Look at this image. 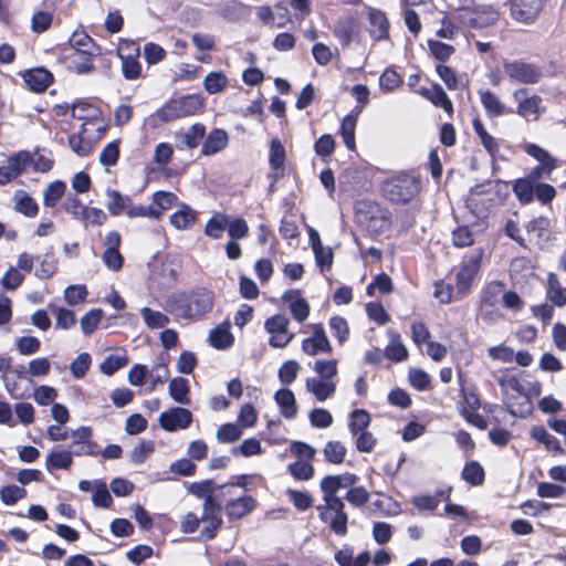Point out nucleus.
Wrapping results in <instances>:
<instances>
[{
  "instance_id": "obj_24",
  "label": "nucleus",
  "mask_w": 566,
  "mask_h": 566,
  "mask_svg": "<svg viewBox=\"0 0 566 566\" xmlns=\"http://www.w3.org/2000/svg\"><path fill=\"white\" fill-rule=\"evenodd\" d=\"M305 387L316 397L318 401H325L336 390V385L333 380L317 378H307Z\"/></svg>"
},
{
  "instance_id": "obj_1",
  "label": "nucleus",
  "mask_w": 566,
  "mask_h": 566,
  "mask_svg": "<svg viewBox=\"0 0 566 566\" xmlns=\"http://www.w3.org/2000/svg\"><path fill=\"white\" fill-rule=\"evenodd\" d=\"M213 305V294L207 289H196L190 292L171 295L166 301V310L181 318H195L210 311Z\"/></svg>"
},
{
  "instance_id": "obj_48",
  "label": "nucleus",
  "mask_w": 566,
  "mask_h": 566,
  "mask_svg": "<svg viewBox=\"0 0 566 566\" xmlns=\"http://www.w3.org/2000/svg\"><path fill=\"white\" fill-rule=\"evenodd\" d=\"M269 163L273 170H283L284 168L285 149L279 138L271 140Z\"/></svg>"
},
{
  "instance_id": "obj_49",
  "label": "nucleus",
  "mask_w": 566,
  "mask_h": 566,
  "mask_svg": "<svg viewBox=\"0 0 566 566\" xmlns=\"http://www.w3.org/2000/svg\"><path fill=\"white\" fill-rule=\"evenodd\" d=\"M228 84V78L222 72H211L206 75L203 81L205 90L209 94L222 92Z\"/></svg>"
},
{
  "instance_id": "obj_17",
  "label": "nucleus",
  "mask_w": 566,
  "mask_h": 566,
  "mask_svg": "<svg viewBox=\"0 0 566 566\" xmlns=\"http://www.w3.org/2000/svg\"><path fill=\"white\" fill-rule=\"evenodd\" d=\"M368 31L374 41L389 39V21L382 11L370 9L368 12Z\"/></svg>"
},
{
  "instance_id": "obj_50",
  "label": "nucleus",
  "mask_w": 566,
  "mask_h": 566,
  "mask_svg": "<svg viewBox=\"0 0 566 566\" xmlns=\"http://www.w3.org/2000/svg\"><path fill=\"white\" fill-rule=\"evenodd\" d=\"M462 479L471 485H480L484 481V470L479 462L471 461L465 464Z\"/></svg>"
},
{
  "instance_id": "obj_40",
  "label": "nucleus",
  "mask_w": 566,
  "mask_h": 566,
  "mask_svg": "<svg viewBox=\"0 0 566 566\" xmlns=\"http://www.w3.org/2000/svg\"><path fill=\"white\" fill-rule=\"evenodd\" d=\"M323 499H324L325 505L317 506V510L319 511V518L323 522H328L329 515L332 513H334V514L346 513L344 511V507H345L344 502L337 495L323 497Z\"/></svg>"
},
{
  "instance_id": "obj_59",
  "label": "nucleus",
  "mask_w": 566,
  "mask_h": 566,
  "mask_svg": "<svg viewBox=\"0 0 566 566\" xmlns=\"http://www.w3.org/2000/svg\"><path fill=\"white\" fill-rule=\"evenodd\" d=\"M85 127L82 125L80 134H72L69 137V145L72 150L81 157L87 156L92 151V144L82 137Z\"/></svg>"
},
{
  "instance_id": "obj_53",
  "label": "nucleus",
  "mask_w": 566,
  "mask_h": 566,
  "mask_svg": "<svg viewBox=\"0 0 566 566\" xmlns=\"http://www.w3.org/2000/svg\"><path fill=\"white\" fill-rule=\"evenodd\" d=\"M429 101L433 105L443 108L449 114L453 112L452 102L450 101L447 93L439 84H433L431 86V94L429 96Z\"/></svg>"
},
{
  "instance_id": "obj_22",
  "label": "nucleus",
  "mask_w": 566,
  "mask_h": 566,
  "mask_svg": "<svg viewBox=\"0 0 566 566\" xmlns=\"http://www.w3.org/2000/svg\"><path fill=\"white\" fill-rule=\"evenodd\" d=\"M255 501L251 496H239L227 501L226 513L230 518H241L254 509Z\"/></svg>"
},
{
  "instance_id": "obj_36",
  "label": "nucleus",
  "mask_w": 566,
  "mask_h": 566,
  "mask_svg": "<svg viewBox=\"0 0 566 566\" xmlns=\"http://www.w3.org/2000/svg\"><path fill=\"white\" fill-rule=\"evenodd\" d=\"M169 395L178 403L188 405L190 399L188 380L182 377H176L169 382Z\"/></svg>"
},
{
  "instance_id": "obj_35",
  "label": "nucleus",
  "mask_w": 566,
  "mask_h": 566,
  "mask_svg": "<svg viewBox=\"0 0 566 566\" xmlns=\"http://www.w3.org/2000/svg\"><path fill=\"white\" fill-rule=\"evenodd\" d=\"M547 298L559 307L566 304V287H562L555 273L548 274Z\"/></svg>"
},
{
  "instance_id": "obj_7",
  "label": "nucleus",
  "mask_w": 566,
  "mask_h": 566,
  "mask_svg": "<svg viewBox=\"0 0 566 566\" xmlns=\"http://www.w3.org/2000/svg\"><path fill=\"white\" fill-rule=\"evenodd\" d=\"M483 256V251L478 250L467 260L462 262V265L457 273V293L462 297L464 296L472 284L474 276L478 274Z\"/></svg>"
},
{
  "instance_id": "obj_19",
  "label": "nucleus",
  "mask_w": 566,
  "mask_h": 566,
  "mask_svg": "<svg viewBox=\"0 0 566 566\" xmlns=\"http://www.w3.org/2000/svg\"><path fill=\"white\" fill-rule=\"evenodd\" d=\"M23 80L33 92H43L53 81V75L43 67L29 70L23 74Z\"/></svg>"
},
{
  "instance_id": "obj_51",
  "label": "nucleus",
  "mask_w": 566,
  "mask_h": 566,
  "mask_svg": "<svg viewBox=\"0 0 566 566\" xmlns=\"http://www.w3.org/2000/svg\"><path fill=\"white\" fill-rule=\"evenodd\" d=\"M128 364L126 355H108L99 366L104 375L111 376Z\"/></svg>"
},
{
  "instance_id": "obj_46",
  "label": "nucleus",
  "mask_w": 566,
  "mask_h": 566,
  "mask_svg": "<svg viewBox=\"0 0 566 566\" xmlns=\"http://www.w3.org/2000/svg\"><path fill=\"white\" fill-rule=\"evenodd\" d=\"M140 314L144 318L145 324L149 328H163L167 326L170 322L169 317L159 312V311H153L149 307H143L140 310Z\"/></svg>"
},
{
  "instance_id": "obj_44",
  "label": "nucleus",
  "mask_w": 566,
  "mask_h": 566,
  "mask_svg": "<svg viewBox=\"0 0 566 566\" xmlns=\"http://www.w3.org/2000/svg\"><path fill=\"white\" fill-rule=\"evenodd\" d=\"M324 458L333 464H340L346 455V447L340 441H328L323 450Z\"/></svg>"
},
{
  "instance_id": "obj_23",
  "label": "nucleus",
  "mask_w": 566,
  "mask_h": 566,
  "mask_svg": "<svg viewBox=\"0 0 566 566\" xmlns=\"http://www.w3.org/2000/svg\"><path fill=\"white\" fill-rule=\"evenodd\" d=\"M480 99L489 117H499L513 111L505 107L500 98L491 91H481Z\"/></svg>"
},
{
  "instance_id": "obj_12",
  "label": "nucleus",
  "mask_w": 566,
  "mask_h": 566,
  "mask_svg": "<svg viewBox=\"0 0 566 566\" xmlns=\"http://www.w3.org/2000/svg\"><path fill=\"white\" fill-rule=\"evenodd\" d=\"M499 18L497 11L490 6H482L461 14L462 22L470 28L482 29L493 24Z\"/></svg>"
},
{
  "instance_id": "obj_26",
  "label": "nucleus",
  "mask_w": 566,
  "mask_h": 566,
  "mask_svg": "<svg viewBox=\"0 0 566 566\" xmlns=\"http://www.w3.org/2000/svg\"><path fill=\"white\" fill-rule=\"evenodd\" d=\"M216 491L217 484L212 480L195 482L189 486V492L197 497L203 499L205 503H208L209 500L211 503L221 501L223 494H214Z\"/></svg>"
},
{
  "instance_id": "obj_58",
  "label": "nucleus",
  "mask_w": 566,
  "mask_h": 566,
  "mask_svg": "<svg viewBox=\"0 0 566 566\" xmlns=\"http://www.w3.org/2000/svg\"><path fill=\"white\" fill-rule=\"evenodd\" d=\"M27 491L18 485H6L0 490V499L6 505H13L24 499Z\"/></svg>"
},
{
  "instance_id": "obj_9",
  "label": "nucleus",
  "mask_w": 566,
  "mask_h": 566,
  "mask_svg": "<svg viewBox=\"0 0 566 566\" xmlns=\"http://www.w3.org/2000/svg\"><path fill=\"white\" fill-rule=\"evenodd\" d=\"M32 161L29 151H20L8 158L7 163L0 167V185H6L20 176Z\"/></svg>"
},
{
  "instance_id": "obj_14",
  "label": "nucleus",
  "mask_w": 566,
  "mask_h": 566,
  "mask_svg": "<svg viewBox=\"0 0 566 566\" xmlns=\"http://www.w3.org/2000/svg\"><path fill=\"white\" fill-rule=\"evenodd\" d=\"M526 94L525 88H518L513 93V98L518 102L516 113L524 118L530 116L537 118L541 113L542 98L537 95L526 97Z\"/></svg>"
},
{
  "instance_id": "obj_64",
  "label": "nucleus",
  "mask_w": 566,
  "mask_h": 566,
  "mask_svg": "<svg viewBox=\"0 0 566 566\" xmlns=\"http://www.w3.org/2000/svg\"><path fill=\"white\" fill-rule=\"evenodd\" d=\"M300 364L296 360L285 361L279 369V379L283 385L292 384L298 374Z\"/></svg>"
},
{
  "instance_id": "obj_28",
  "label": "nucleus",
  "mask_w": 566,
  "mask_h": 566,
  "mask_svg": "<svg viewBox=\"0 0 566 566\" xmlns=\"http://www.w3.org/2000/svg\"><path fill=\"white\" fill-rule=\"evenodd\" d=\"M228 224L229 216L221 212H216L206 223L205 234L214 240L220 239L222 238Z\"/></svg>"
},
{
  "instance_id": "obj_8",
  "label": "nucleus",
  "mask_w": 566,
  "mask_h": 566,
  "mask_svg": "<svg viewBox=\"0 0 566 566\" xmlns=\"http://www.w3.org/2000/svg\"><path fill=\"white\" fill-rule=\"evenodd\" d=\"M545 2L546 0H512V17L521 23H533L544 8Z\"/></svg>"
},
{
  "instance_id": "obj_30",
  "label": "nucleus",
  "mask_w": 566,
  "mask_h": 566,
  "mask_svg": "<svg viewBox=\"0 0 566 566\" xmlns=\"http://www.w3.org/2000/svg\"><path fill=\"white\" fill-rule=\"evenodd\" d=\"M390 343L385 349V356L392 361H402L408 357V350L401 343L399 334L389 331Z\"/></svg>"
},
{
  "instance_id": "obj_11",
  "label": "nucleus",
  "mask_w": 566,
  "mask_h": 566,
  "mask_svg": "<svg viewBox=\"0 0 566 566\" xmlns=\"http://www.w3.org/2000/svg\"><path fill=\"white\" fill-rule=\"evenodd\" d=\"M221 505L220 502L203 503L202 515L200 522L205 523L201 530V535L206 539H213L216 537L218 528L222 525L221 518Z\"/></svg>"
},
{
  "instance_id": "obj_37",
  "label": "nucleus",
  "mask_w": 566,
  "mask_h": 566,
  "mask_svg": "<svg viewBox=\"0 0 566 566\" xmlns=\"http://www.w3.org/2000/svg\"><path fill=\"white\" fill-rule=\"evenodd\" d=\"M524 149L526 154L535 158L539 165H545L547 169L556 168L557 159L554 158L546 149L536 144H527Z\"/></svg>"
},
{
  "instance_id": "obj_57",
  "label": "nucleus",
  "mask_w": 566,
  "mask_h": 566,
  "mask_svg": "<svg viewBox=\"0 0 566 566\" xmlns=\"http://www.w3.org/2000/svg\"><path fill=\"white\" fill-rule=\"evenodd\" d=\"M242 430L235 423L222 424L217 431V440L222 443H231L240 439Z\"/></svg>"
},
{
  "instance_id": "obj_61",
  "label": "nucleus",
  "mask_w": 566,
  "mask_h": 566,
  "mask_svg": "<svg viewBox=\"0 0 566 566\" xmlns=\"http://www.w3.org/2000/svg\"><path fill=\"white\" fill-rule=\"evenodd\" d=\"M119 157V142L108 143L99 154V163L105 167L114 166Z\"/></svg>"
},
{
  "instance_id": "obj_18",
  "label": "nucleus",
  "mask_w": 566,
  "mask_h": 566,
  "mask_svg": "<svg viewBox=\"0 0 566 566\" xmlns=\"http://www.w3.org/2000/svg\"><path fill=\"white\" fill-rule=\"evenodd\" d=\"M356 218L359 223H370L374 228L378 221H384L386 219L380 206L371 201H361L357 203Z\"/></svg>"
},
{
  "instance_id": "obj_56",
  "label": "nucleus",
  "mask_w": 566,
  "mask_h": 566,
  "mask_svg": "<svg viewBox=\"0 0 566 566\" xmlns=\"http://www.w3.org/2000/svg\"><path fill=\"white\" fill-rule=\"evenodd\" d=\"M355 127H356V118L355 117L348 115L342 120L340 134H342L345 146L349 150L355 149Z\"/></svg>"
},
{
  "instance_id": "obj_5",
  "label": "nucleus",
  "mask_w": 566,
  "mask_h": 566,
  "mask_svg": "<svg viewBox=\"0 0 566 566\" xmlns=\"http://www.w3.org/2000/svg\"><path fill=\"white\" fill-rule=\"evenodd\" d=\"M504 73L513 82L521 84H536L543 77L542 69L524 61H511L503 64Z\"/></svg>"
},
{
  "instance_id": "obj_45",
  "label": "nucleus",
  "mask_w": 566,
  "mask_h": 566,
  "mask_svg": "<svg viewBox=\"0 0 566 566\" xmlns=\"http://www.w3.org/2000/svg\"><path fill=\"white\" fill-rule=\"evenodd\" d=\"M104 312L102 308H92L84 314L81 318V329L85 336H90L94 333L97 325L102 321Z\"/></svg>"
},
{
  "instance_id": "obj_63",
  "label": "nucleus",
  "mask_w": 566,
  "mask_h": 566,
  "mask_svg": "<svg viewBox=\"0 0 566 566\" xmlns=\"http://www.w3.org/2000/svg\"><path fill=\"white\" fill-rule=\"evenodd\" d=\"M310 422L315 428H328L333 423V416L331 412L324 408H314L311 410Z\"/></svg>"
},
{
  "instance_id": "obj_47",
  "label": "nucleus",
  "mask_w": 566,
  "mask_h": 566,
  "mask_svg": "<svg viewBox=\"0 0 566 566\" xmlns=\"http://www.w3.org/2000/svg\"><path fill=\"white\" fill-rule=\"evenodd\" d=\"M369 413L366 410L356 409L350 413L348 429L353 436H357L358 433L366 431V428L369 426Z\"/></svg>"
},
{
  "instance_id": "obj_41",
  "label": "nucleus",
  "mask_w": 566,
  "mask_h": 566,
  "mask_svg": "<svg viewBox=\"0 0 566 566\" xmlns=\"http://www.w3.org/2000/svg\"><path fill=\"white\" fill-rule=\"evenodd\" d=\"M513 192L522 203L534 200L535 185L525 178H518L513 185Z\"/></svg>"
},
{
  "instance_id": "obj_4",
  "label": "nucleus",
  "mask_w": 566,
  "mask_h": 566,
  "mask_svg": "<svg viewBox=\"0 0 566 566\" xmlns=\"http://www.w3.org/2000/svg\"><path fill=\"white\" fill-rule=\"evenodd\" d=\"M503 291L504 283L501 281H492L483 289L479 315L484 322L494 323L502 317L497 305Z\"/></svg>"
},
{
  "instance_id": "obj_60",
  "label": "nucleus",
  "mask_w": 566,
  "mask_h": 566,
  "mask_svg": "<svg viewBox=\"0 0 566 566\" xmlns=\"http://www.w3.org/2000/svg\"><path fill=\"white\" fill-rule=\"evenodd\" d=\"M401 84V76L392 69H386L379 77V86L385 92H392Z\"/></svg>"
},
{
  "instance_id": "obj_52",
  "label": "nucleus",
  "mask_w": 566,
  "mask_h": 566,
  "mask_svg": "<svg viewBox=\"0 0 566 566\" xmlns=\"http://www.w3.org/2000/svg\"><path fill=\"white\" fill-rule=\"evenodd\" d=\"M88 291L85 285H69L64 290V300L70 306L84 303L87 297Z\"/></svg>"
},
{
  "instance_id": "obj_29",
  "label": "nucleus",
  "mask_w": 566,
  "mask_h": 566,
  "mask_svg": "<svg viewBox=\"0 0 566 566\" xmlns=\"http://www.w3.org/2000/svg\"><path fill=\"white\" fill-rule=\"evenodd\" d=\"M106 196L109 199L106 208L112 216H118L123 211L126 212L130 207V197L122 195L118 190L107 189Z\"/></svg>"
},
{
  "instance_id": "obj_33",
  "label": "nucleus",
  "mask_w": 566,
  "mask_h": 566,
  "mask_svg": "<svg viewBox=\"0 0 566 566\" xmlns=\"http://www.w3.org/2000/svg\"><path fill=\"white\" fill-rule=\"evenodd\" d=\"M205 126L202 124H195L187 129V132L178 135V142L180 147H186L188 149L196 148L200 140L205 136Z\"/></svg>"
},
{
  "instance_id": "obj_62",
  "label": "nucleus",
  "mask_w": 566,
  "mask_h": 566,
  "mask_svg": "<svg viewBox=\"0 0 566 566\" xmlns=\"http://www.w3.org/2000/svg\"><path fill=\"white\" fill-rule=\"evenodd\" d=\"M15 347L21 355L29 356L39 352L41 342L34 336H22L17 339Z\"/></svg>"
},
{
  "instance_id": "obj_31",
  "label": "nucleus",
  "mask_w": 566,
  "mask_h": 566,
  "mask_svg": "<svg viewBox=\"0 0 566 566\" xmlns=\"http://www.w3.org/2000/svg\"><path fill=\"white\" fill-rule=\"evenodd\" d=\"M472 126L474 133L479 136L481 144L483 145L485 150L491 156H495L500 150V145L497 140L486 132L483 123L479 118H474L472 120Z\"/></svg>"
},
{
  "instance_id": "obj_25",
  "label": "nucleus",
  "mask_w": 566,
  "mask_h": 566,
  "mask_svg": "<svg viewBox=\"0 0 566 566\" xmlns=\"http://www.w3.org/2000/svg\"><path fill=\"white\" fill-rule=\"evenodd\" d=\"M274 399L280 407L281 413L286 419H294L297 415L296 399L292 390L280 389L275 392Z\"/></svg>"
},
{
  "instance_id": "obj_21",
  "label": "nucleus",
  "mask_w": 566,
  "mask_h": 566,
  "mask_svg": "<svg viewBox=\"0 0 566 566\" xmlns=\"http://www.w3.org/2000/svg\"><path fill=\"white\" fill-rule=\"evenodd\" d=\"M134 54L124 55L119 49L118 56L122 60V73L126 80H136L142 75V65L137 60L139 48L133 44Z\"/></svg>"
},
{
  "instance_id": "obj_3",
  "label": "nucleus",
  "mask_w": 566,
  "mask_h": 566,
  "mask_svg": "<svg viewBox=\"0 0 566 566\" xmlns=\"http://www.w3.org/2000/svg\"><path fill=\"white\" fill-rule=\"evenodd\" d=\"M202 106V102L197 95H186L177 99H171L157 111V116L163 122H171L177 118L193 115Z\"/></svg>"
},
{
  "instance_id": "obj_39",
  "label": "nucleus",
  "mask_w": 566,
  "mask_h": 566,
  "mask_svg": "<svg viewBox=\"0 0 566 566\" xmlns=\"http://www.w3.org/2000/svg\"><path fill=\"white\" fill-rule=\"evenodd\" d=\"M531 436L533 439L538 442L545 444L546 449L549 451L563 452V449L559 444V441L547 432V430L542 426H535L531 430Z\"/></svg>"
},
{
  "instance_id": "obj_43",
  "label": "nucleus",
  "mask_w": 566,
  "mask_h": 566,
  "mask_svg": "<svg viewBox=\"0 0 566 566\" xmlns=\"http://www.w3.org/2000/svg\"><path fill=\"white\" fill-rule=\"evenodd\" d=\"M195 220L196 212L186 205H182L181 208L170 217V223L178 230L188 228Z\"/></svg>"
},
{
  "instance_id": "obj_42",
  "label": "nucleus",
  "mask_w": 566,
  "mask_h": 566,
  "mask_svg": "<svg viewBox=\"0 0 566 566\" xmlns=\"http://www.w3.org/2000/svg\"><path fill=\"white\" fill-rule=\"evenodd\" d=\"M66 185L63 181L51 182L43 192V203L45 207H54L64 196Z\"/></svg>"
},
{
  "instance_id": "obj_15",
  "label": "nucleus",
  "mask_w": 566,
  "mask_h": 566,
  "mask_svg": "<svg viewBox=\"0 0 566 566\" xmlns=\"http://www.w3.org/2000/svg\"><path fill=\"white\" fill-rule=\"evenodd\" d=\"M282 300L289 304L290 311L294 319L302 323L310 314V304L302 297L300 290H287L284 292Z\"/></svg>"
},
{
  "instance_id": "obj_10",
  "label": "nucleus",
  "mask_w": 566,
  "mask_h": 566,
  "mask_svg": "<svg viewBox=\"0 0 566 566\" xmlns=\"http://www.w3.org/2000/svg\"><path fill=\"white\" fill-rule=\"evenodd\" d=\"M192 422L190 410L181 407H174L159 416V423L166 431H176L177 429H187Z\"/></svg>"
},
{
  "instance_id": "obj_13",
  "label": "nucleus",
  "mask_w": 566,
  "mask_h": 566,
  "mask_svg": "<svg viewBox=\"0 0 566 566\" xmlns=\"http://www.w3.org/2000/svg\"><path fill=\"white\" fill-rule=\"evenodd\" d=\"M333 33L342 46L347 48L353 39L360 33L359 21L353 15L340 17L334 24Z\"/></svg>"
},
{
  "instance_id": "obj_2",
  "label": "nucleus",
  "mask_w": 566,
  "mask_h": 566,
  "mask_svg": "<svg viewBox=\"0 0 566 566\" xmlns=\"http://www.w3.org/2000/svg\"><path fill=\"white\" fill-rule=\"evenodd\" d=\"M422 188L419 175L400 171L381 184L384 197L396 205H407L415 200Z\"/></svg>"
},
{
  "instance_id": "obj_20",
  "label": "nucleus",
  "mask_w": 566,
  "mask_h": 566,
  "mask_svg": "<svg viewBox=\"0 0 566 566\" xmlns=\"http://www.w3.org/2000/svg\"><path fill=\"white\" fill-rule=\"evenodd\" d=\"M228 143V133L224 129L214 128L207 136L201 148V154L205 156L214 155L226 148Z\"/></svg>"
},
{
  "instance_id": "obj_34",
  "label": "nucleus",
  "mask_w": 566,
  "mask_h": 566,
  "mask_svg": "<svg viewBox=\"0 0 566 566\" xmlns=\"http://www.w3.org/2000/svg\"><path fill=\"white\" fill-rule=\"evenodd\" d=\"M209 343L212 347L217 349H226L232 345L233 336L229 327L218 325L217 327L210 331Z\"/></svg>"
},
{
  "instance_id": "obj_54",
  "label": "nucleus",
  "mask_w": 566,
  "mask_h": 566,
  "mask_svg": "<svg viewBox=\"0 0 566 566\" xmlns=\"http://www.w3.org/2000/svg\"><path fill=\"white\" fill-rule=\"evenodd\" d=\"M40 266L35 270V276L42 280L50 279L56 271V260L53 253L48 252L40 259Z\"/></svg>"
},
{
  "instance_id": "obj_32",
  "label": "nucleus",
  "mask_w": 566,
  "mask_h": 566,
  "mask_svg": "<svg viewBox=\"0 0 566 566\" xmlns=\"http://www.w3.org/2000/svg\"><path fill=\"white\" fill-rule=\"evenodd\" d=\"M14 210L25 217L33 218L38 214L39 207L35 200L24 191L14 195Z\"/></svg>"
},
{
  "instance_id": "obj_55",
  "label": "nucleus",
  "mask_w": 566,
  "mask_h": 566,
  "mask_svg": "<svg viewBox=\"0 0 566 566\" xmlns=\"http://www.w3.org/2000/svg\"><path fill=\"white\" fill-rule=\"evenodd\" d=\"M92 364V357L88 353H81L70 365V371L76 379L83 378Z\"/></svg>"
},
{
  "instance_id": "obj_6",
  "label": "nucleus",
  "mask_w": 566,
  "mask_h": 566,
  "mask_svg": "<svg viewBox=\"0 0 566 566\" xmlns=\"http://www.w3.org/2000/svg\"><path fill=\"white\" fill-rule=\"evenodd\" d=\"M290 319L282 314L269 317L264 323L265 331L270 334L269 344L274 348H284L294 338L289 332Z\"/></svg>"
},
{
  "instance_id": "obj_27",
  "label": "nucleus",
  "mask_w": 566,
  "mask_h": 566,
  "mask_svg": "<svg viewBox=\"0 0 566 566\" xmlns=\"http://www.w3.org/2000/svg\"><path fill=\"white\" fill-rule=\"evenodd\" d=\"M73 463V452L69 450L52 451L46 455L45 469L53 472L57 469H69Z\"/></svg>"
},
{
  "instance_id": "obj_16",
  "label": "nucleus",
  "mask_w": 566,
  "mask_h": 566,
  "mask_svg": "<svg viewBox=\"0 0 566 566\" xmlns=\"http://www.w3.org/2000/svg\"><path fill=\"white\" fill-rule=\"evenodd\" d=\"M64 59L67 67L77 74H87L94 69L91 51H66Z\"/></svg>"
},
{
  "instance_id": "obj_38",
  "label": "nucleus",
  "mask_w": 566,
  "mask_h": 566,
  "mask_svg": "<svg viewBox=\"0 0 566 566\" xmlns=\"http://www.w3.org/2000/svg\"><path fill=\"white\" fill-rule=\"evenodd\" d=\"M524 149L526 154L535 158L539 165H545L547 169L556 168L557 159L554 158L546 149L536 144H527Z\"/></svg>"
}]
</instances>
